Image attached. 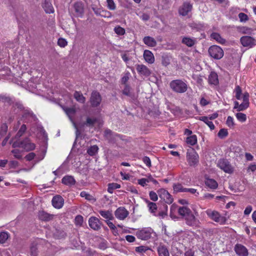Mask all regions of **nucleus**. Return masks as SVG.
<instances>
[{"mask_svg":"<svg viewBox=\"0 0 256 256\" xmlns=\"http://www.w3.org/2000/svg\"><path fill=\"white\" fill-rule=\"evenodd\" d=\"M198 216V214L196 212H195L194 214L192 213V214H190V215L185 220L186 224L193 228H199L200 226V222L198 219L196 217Z\"/></svg>","mask_w":256,"mask_h":256,"instance_id":"9","label":"nucleus"},{"mask_svg":"<svg viewBox=\"0 0 256 256\" xmlns=\"http://www.w3.org/2000/svg\"><path fill=\"white\" fill-rule=\"evenodd\" d=\"M52 202L54 208L60 209L62 207L64 200L61 196L57 195L53 197Z\"/></svg>","mask_w":256,"mask_h":256,"instance_id":"17","label":"nucleus"},{"mask_svg":"<svg viewBox=\"0 0 256 256\" xmlns=\"http://www.w3.org/2000/svg\"><path fill=\"white\" fill-rule=\"evenodd\" d=\"M199 120L206 123L211 130H214L215 126L213 122L210 120V118L205 116L199 117Z\"/></svg>","mask_w":256,"mask_h":256,"instance_id":"33","label":"nucleus"},{"mask_svg":"<svg viewBox=\"0 0 256 256\" xmlns=\"http://www.w3.org/2000/svg\"><path fill=\"white\" fill-rule=\"evenodd\" d=\"M62 182L65 185L71 186L75 184L76 180L72 176H66L62 178Z\"/></svg>","mask_w":256,"mask_h":256,"instance_id":"25","label":"nucleus"},{"mask_svg":"<svg viewBox=\"0 0 256 256\" xmlns=\"http://www.w3.org/2000/svg\"><path fill=\"white\" fill-rule=\"evenodd\" d=\"M234 92L235 96L238 100H242V102L240 104L237 101L234 102V108L236 109L238 111H243L246 110L250 105L249 102V94L246 92L242 94V89L239 86H236L234 88Z\"/></svg>","mask_w":256,"mask_h":256,"instance_id":"2","label":"nucleus"},{"mask_svg":"<svg viewBox=\"0 0 256 256\" xmlns=\"http://www.w3.org/2000/svg\"><path fill=\"white\" fill-rule=\"evenodd\" d=\"M136 234L138 239L146 240L150 239L152 235H155V232L151 228L148 227L138 230Z\"/></svg>","mask_w":256,"mask_h":256,"instance_id":"5","label":"nucleus"},{"mask_svg":"<svg viewBox=\"0 0 256 256\" xmlns=\"http://www.w3.org/2000/svg\"><path fill=\"white\" fill-rule=\"evenodd\" d=\"M138 184L144 187L146 185V183L148 182V181L147 178H142L138 180Z\"/></svg>","mask_w":256,"mask_h":256,"instance_id":"57","label":"nucleus"},{"mask_svg":"<svg viewBox=\"0 0 256 256\" xmlns=\"http://www.w3.org/2000/svg\"><path fill=\"white\" fill-rule=\"evenodd\" d=\"M98 150V146L94 145L89 148L87 150L88 154L91 156H94L97 153Z\"/></svg>","mask_w":256,"mask_h":256,"instance_id":"39","label":"nucleus"},{"mask_svg":"<svg viewBox=\"0 0 256 256\" xmlns=\"http://www.w3.org/2000/svg\"><path fill=\"white\" fill-rule=\"evenodd\" d=\"M158 252L159 256H170L169 252L167 248L164 245H160L158 246Z\"/></svg>","mask_w":256,"mask_h":256,"instance_id":"28","label":"nucleus"},{"mask_svg":"<svg viewBox=\"0 0 256 256\" xmlns=\"http://www.w3.org/2000/svg\"><path fill=\"white\" fill-rule=\"evenodd\" d=\"M186 158L190 166H196L199 162V156L194 149L188 150Z\"/></svg>","mask_w":256,"mask_h":256,"instance_id":"7","label":"nucleus"},{"mask_svg":"<svg viewBox=\"0 0 256 256\" xmlns=\"http://www.w3.org/2000/svg\"><path fill=\"white\" fill-rule=\"evenodd\" d=\"M100 16H104V18H111L112 14L108 10H102L100 13Z\"/></svg>","mask_w":256,"mask_h":256,"instance_id":"59","label":"nucleus"},{"mask_svg":"<svg viewBox=\"0 0 256 256\" xmlns=\"http://www.w3.org/2000/svg\"><path fill=\"white\" fill-rule=\"evenodd\" d=\"M90 226L94 230H98L100 228V222L98 218L96 217H90L88 220Z\"/></svg>","mask_w":256,"mask_h":256,"instance_id":"18","label":"nucleus"},{"mask_svg":"<svg viewBox=\"0 0 256 256\" xmlns=\"http://www.w3.org/2000/svg\"><path fill=\"white\" fill-rule=\"evenodd\" d=\"M76 12L79 16H82L84 12V6L82 2H76L74 4Z\"/></svg>","mask_w":256,"mask_h":256,"instance_id":"31","label":"nucleus"},{"mask_svg":"<svg viewBox=\"0 0 256 256\" xmlns=\"http://www.w3.org/2000/svg\"><path fill=\"white\" fill-rule=\"evenodd\" d=\"M38 218L40 220L43 221H48L53 218L54 216L44 211H41L38 212Z\"/></svg>","mask_w":256,"mask_h":256,"instance_id":"26","label":"nucleus"},{"mask_svg":"<svg viewBox=\"0 0 256 256\" xmlns=\"http://www.w3.org/2000/svg\"><path fill=\"white\" fill-rule=\"evenodd\" d=\"M35 156L34 152H30L26 156L25 158L27 160L30 161L34 158Z\"/></svg>","mask_w":256,"mask_h":256,"instance_id":"62","label":"nucleus"},{"mask_svg":"<svg viewBox=\"0 0 256 256\" xmlns=\"http://www.w3.org/2000/svg\"><path fill=\"white\" fill-rule=\"evenodd\" d=\"M42 7L44 10L48 14H52L54 12V8L52 4L48 0H46L44 1Z\"/></svg>","mask_w":256,"mask_h":256,"instance_id":"30","label":"nucleus"},{"mask_svg":"<svg viewBox=\"0 0 256 256\" xmlns=\"http://www.w3.org/2000/svg\"><path fill=\"white\" fill-rule=\"evenodd\" d=\"M208 216L212 220L220 224H224L226 220V218L221 216L217 211L208 209L206 211Z\"/></svg>","mask_w":256,"mask_h":256,"instance_id":"6","label":"nucleus"},{"mask_svg":"<svg viewBox=\"0 0 256 256\" xmlns=\"http://www.w3.org/2000/svg\"><path fill=\"white\" fill-rule=\"evenodd\" d=\"M234 250L238 256H248V250L246 246L241 244H236L234 246Z\"/></svg>","mask_w":256,"mask_h":256,"instance_id":"13","label":"nucleus"},{"mask_svg":"<svg viewBox=\"0 0 256 256\" xmlns=\"http://www.w3.org/2000/svg\"><path fill=\"white\" fill-rule=\"evenodd\" d=\"M142 41L148 47H154L157 44L156 40L154 38L150 36H144L142 39Z\"/></svg>","mask_w":256,"mask_h":256,"instance_id":"21","label":"nucleus"},{"mask_svg":"<svg viewBox=\"0 0 256 256\" xmlns=\"http://www.w3.org/2000/svg\"><path fill=\"white\" fill-rule=\"evenodd\" d=\"M99 213L102 216L106 219L108 220L113 219V216L111 211L100 210L99 211Z\"/></svg>","mask_w":256,"mask_h":256,"instance_id":"32","label":"nucleus"},{"mask_svg":"<svg viewBox=\"0 0 256 256\" xmlns=\"http://www.w3.org/2000/svg\"><path fill=\"white\" fill-rule=\"evenodd\" d=\"M208 52L210 56L215 60H220L224 55L223 50L220 46L216 45L210 46Z\"/></svg>","mask_w":256,"mask_h":256,"instance_id":"8","label":"nucleus"},{"mask_svg":"<svg viewBox=\"0 0 256 256\" xmlns=\"http://www.w3.org/2000/svg\"><path fill=\"white\" fill-rule=\"evenodd\" d=\"M26 126L25 124H22L20 129L18 131L16 135V136L18 137V138H20V137L24 133V132H26Z\"/></svg>","mask_w":256,"mask_h":256,"instance_id":"50","label":"nucleus"},{"mask_svg":"<svg viewBox=\"0 0 256 256\" xmlns=\"http://www.w3.org/2000/svg\"><path fill=\"white\" fill-rule=\"evenodd\" d=\"M58 44L61 48H64L68 44V42L66 39L60 38L58 40Z\"/></svg>","mask_w":256,"mask_h":256,"instance_id":"51","label":"nucleus"},{"mask_svg":"<svg viewBox=\"0 0 256 256\" xmlns=\"http://www.w3.org/2000/svg\"><path fill=\"white\" fill-rule=\"evenodd\" d=\"M240 42L243 46L252 48L256 44L254 38L250 36H243L240 39Z\"/></svg>","mask_w":256,"mask_h":256,"instance_id":"12","label":"nucleus"},{"mask_svg":"<svg viewBox=\"0 0 256 256\" xmlns=\"http://www.w3.org/2000/svg\"><path fill=\"white\" fill-rule=\"evenodd\" d=\"M144 60L148 64H152L154 62V56L152 52L149 50H145L144 52Z\"/></svg>","mask_w":256,"mask_h":256,"instance_id":"22","label":"nucleus"},{"mask_svg":"<svg viewBox=\"0 0 256 256\" xmlns=\"http://www.w3.org/2000/svg\"><path fill=\"white\" fill-rule=\"evenodd\" d=\"M74 221L76 226H82L83 223V217L82 216L78 215L75 218Z\"/></svg>","mask_w":256,"mask_h":256,"instance_id":"52","label":"nucleus"},{"mask_svg":"<svg viewBox=\"0 0 256 256\" xmlns=\"http://www.w3.org/2000/svg\"><path fill=\"white\" fill-rule=\"evenodd\" d=\"M96 118H91L90 117L87 118L86 124L88 126H92L96 122Z\"/></svg>","mask_w":256,"mask_h":256,"instance_id":"53","label":"nucleus"},{"mask_svg":"<svg viewBox=\"0 0 256 256\" xmlns=\"http://www.w3.org/2000/svg\"><path fill=\"white\" fill-rule=\"evenodd\" d=\"M206 185L211 189H216L218 186V184L214 180L206 178L205 181Z\"/></svg>","mask_w":256,"mask_h":256,"instance_id":"29","label":"nucleus"},{"mask_svg":"<svg viewBox=\"0 0 256 256\" xmlns=\"http://www.w3.org/2000/svg\"><path fill=\"white\" fill-rule=\"evenodd\" d=\"M90 102L92 107H97L102 102V96L97 91H94L91 94Z\"/></svg>","mask_w":256,"mask_h":256,"instance_id":"11","label":"nucleus"},{"mask_svg":"<svg viewBox=\"0 0 256 256\" xmlns=\"http://www.w3.org/2000/svg\"><path fill=\"white\" fill-rule=\"evenodd\" d=\"M186 142L187 144L190 146H194L197 143V136L196 135H192L191 136H188L186 140Z\"/></svg>","mask_w":256,"mask_h":256,"instance_id":"38","label":"nucleus"},{"mask_svg":"<svg viewBox=\"0 0 256 256\" xmlns=\"http://www.w3.org/2000/svg\"><path fill=\"white\" fill-rule=\"evenodd\" d=\"M105 136L108 138L109 140H110V136H118L117 134H114L110 130H106L104 132Z\"/></svg>","mask_w":256,"mask_h":256,"instance_id":"55","label":"nucleus"},{"mask_svg":"<svg viewBox=\"0 0 256 256\" xmlns=\"http://www.w3.org/2000/svg\"><path fill=\"white\" fill-rule=\"evenodd\" d=\"M64 111L68 116L69 118L71 120V122L73 123L74 126H76V124L74 122V118L76 115V110L74 108H66L64 109Z\"/></svg>","mask_w":256,"mask_h":256,"instance_id":"24","label":"nucleus"},{"mask_svg":"<svg viewBox=\"0 0 256 256\" xmlns=\"http://www.w3.org/2000/svg\"><path fill=\"white\" fill-rule=\"evenodd\" d=\"M248 172H254L256 171V164H250L247 170Z\"/></svg>","mask_w":256,"mask_h":256,"instance_id":"61","label":"nucleus"},{"mask_svg":"<svg viewBox=\"0 0 256 256\" xmlns=\"http://www.w3.org/2000/svg\"><path fill=\"white\" fill-rule=\"evenodd\" d=\"M12 153L14 154V156L16 158L20 160L22 158L21 152L18 149H14L12 150Z\"/></svg>","mask_w":256,"mask_h":256,"instance_id":"49","label":"nucleus"},{"mask_svg":"<svg viewBox=\"0 0 256 256\" xmlns=\"http://www.w3.org/2000/svg\"><path fill=\"white\" fill-rule=\"evenodd\" d=\"M136 70L139 74L145 77L148 76L151 73L148 68L144 64H137Z\"/></svg>","mask_w":256,"mask_h":256,"instance_id":"14","label":"nucleus"},{"mask_svg":"<svg viewBox=\"0 0 256 256\" xmlns=\"http://www.w3.org/2000/svg\"><path fill=\"white\" fill-rule=\"evenodd\" d=\"M120 174L122 176V178L123 180H129L130 178V176L128 174L124 173L122 172H120Z\"/></svg>","mask_w":256,"mask_h":256,"instance_id":"64","label":"nucleus"},{"mask_svg":"<svg viewBox=\"0 0 256 256\" xmlns=\"http://www.w3.org/2000/svg\"><path fill=\"white\" fill-rule=\"evenodd\" d=\"M149 196L151 200L156 202L158 200V196L156 193L154 191H150L149 193Z\"/></svg>","mask_w":256,"mask_h":256,"instance_id":"54","label":"nucleus"},{"mask_svg":"<svg viewBox=\"0 0 256 256\" xmlns=\"http://www.w3.org/2000/svg\"><path fill=\"white\" fill-rule=\"evenodd\" d=\"M74 96V98L78 102L82 104H84L85 102L86 98L80 92L77 91L75 92Z\"/></svg>","mask_w":256,"mask_h":256,"instance_id":"36","label":"nucleus"},{"mask_svg":"<svg viewBox=\"0 0 256 256\" xmlns=\"http://www.w3.org/2000/svg\"><path fill=\"white\" fill-rule=\"evenodd\" d=\"M182 42L188 47H192L196 44V39L194 38L184 37L182 40Z\"/></svg>","mask_w":256,"mask_h":256,"instance_id":"27","label":"nucleus"},{"mask_svg":"<svg viewBox=\"0 0 256 256\" xmlns=\"http://www.w3.org/2000/svg\"><path fill=\"white\" fill-rule=\"evenodd\" d=\"M170 86L172 90L177 93H184L188 89L186 84L180 80H172Z\"/></svg>","mask_w":256,"mask_h":256,"instance_id":"3","label":"nucleus"},{"mask_svg":"<svg viewBox=\"0 0 256 256\" xmlns=\"http://www.w3.org/2000/svg\"><path fill=\"white\" fill-rule=\"evenodd\" d=\"M144 201L148 204V208L150 212L155 215L156 211L157 209V206L156 204L150 202L146 199H145Z\"/></svg>","mask_w":256,"mask_h":256,"instance_id":"35","label":"nucleus"},{"mask_svg":"<svg viewBox=\"0 0 256 256\" xmlns=\"http://www.w3.org/2000/svg\"><path fill=\"white\" fill-rule=\"evenodd\" d=\"M210 38L215 40L217 42L221 44L226 45V40L218 32L212 33L210 34Z\"/></svg>","mask_w":256,"mask_h":256,"instance_id":"23","label":"nucleus"},{"mask_svg":"<svg viewBox=\"0 0 256 256\" xmlns=\"http://www.w3.org/2000/svg\"><path fill=\"white\" fill-rule=\"evenodd\" d=\"M128 215V212L124 207L118 208L115 212L116 218L120 220H124Z\"/></svg>","mask_w":256,"mask_h":256,"instance_id":"15","label":"nucleus"},{"mask_svg":"<svg viewBox=\"0 0 256 256\" xmlns=\"http://www.w3.org/2000/svg\"><path fill=\"white\" fill-rule=\"evenodd\" d=\"M114 30L115 33L118 36H123L126 32L124 28L119 26H115Z\"/></svg>","mask_w":256,"mask_h":256,"instance_id":"41","label":"nucleus"},{"mask_svg":"<svg viewBox=\"0 0 256 256\" xmlns=\"http://www.w3.org/2000/svg\"><path fill=\"white\" fill-rule=\"evenodd\" d=\"M252 206H248L246 207L244 210V214L246 216L249 215L250 213L252 212Z\"/></svg>","mask_w":256,"mask_h":256,"instance_id":"63","label":"nucleus"},{"mask_svg":"<svg viewBox=\"0 0 256 256\" xmlns=\"http://www.w3.org/2000/svg\"><path fill=\"white\" fill-rule=\"evenodd\" d=\"M217 166L226 173L232 174L234 172L229 162L226 159H220L217 163Z\"/></svg>","mask_w":256,"mask_h":256,"instance_id":"10","label":"nucleus"},{"mask_svg":"<svg viewBox=\"0 0 256 256\" xmlns=\"http://www.w3.org/2000/svg\"><path fill=\"white\" fill-rule=\"evenodd\" d=\"M186 188L180 184H176L174 186V190L176 192H184Z\"/></svg>","mask_w":256,"mask_h":256,"instance_id":"47","label":"nucleus"},{"mask_svg":"<svg viewBox=\"0 0 256 256\" xmlns=\"http://www.w3.org/2000/svg\"><path fill=\"white\" fill-rule=\"evenodd\" d=\"M80 196L82 198H84L86 200L89 201L94 200L95 201L96 199L94 198L93 196L90 194L84 191H82L80 192Z\"/></svg>","mask_w":256,"mask_h":256,"instance_id":"40","label":"nucleus"},{"mask_svg":"<svg viewBox=\"0 0 256 256\" xmlns=\"http://www.w3.org/2000/svg\"><path fill=\"white\" fill-rule=\"evenodd\" d=\"M147 250L146 247L144 246H139L136 248V251L140 253L145 252Z\"/></svg>","mask_w":256,"mask_h":256,"instance_id":"58","label":"nucleus"},{"mask_svg":"<svg viewBox=\"0 0 256 256\" xmlns=\"http://www.w3.org/2000/svg\"><path fill=\"white\" fill-rule=\"evenodd\" d=\"M143 162L148 167L151 166V162L150 158L148 156H144L142 158Z\"/></svg>","mask_w":256,"mask_h":256,"instance_id":"60","label":"nucleus"},{"mask_svg":"<svg viewBox=\"0 0 256 256\" xmlns=\"http://www.w3.org/2000/svg\"><path fill=\"white\" fill-rule=\"evenodd\" d=\"M176 212L177 210L176 206L172 205L170 210V216L172 219L178 218V216L176 215Z\"/></svg>","mask_w":256,"mask_h":256,"instance_id":"45","label":"nucleus"},{"mask_svg":"<svg viewBox=\"0 0 256 256\" xmlns=\"http://www.w3.org/2000/svg\"><path fill=\"white\" fill-rule=\"evenodd\" d=\"M8 234L7 232H2L0 234V243L4 244L8 240Z\"/></svg>","mask_w":256,"mask_h":256,"instance_id":"44","label":"nucleus"},{"mask_svg":"<svg viewBox=\"0 0 256 256\" xmlns=\"http://www.w3.org/2000/svg\"><path fill=\"white\" fill-rule=\"evenodd\" d=\"M121 187L120 185L117 183H110L108 184V192L110 194H112L114 190L120 188Z\"/></svg>","mask_w":256,"mask_h":256,"instance_id":"37","label":"nucleus"},{"mask_svg":"<svg viewBox=\"0 0 256 256\" xmlns=\"http://www.w3.org/2000/svg\"><path fill=\"white\" fill-rule=\"evenodd\" d=\"M0 100L4 104L12 105L11 114H21L23 118L32 117V112L28 108H24L20 102L15 101L13 98L6 95L0 96Z\"/></svg>","mask_w":256,"mask_h":256,"instance_id":"1","label":"nucleus"},{"mask_svg":"<svg viewBox=\"0 0 256 256\" xmlns=\"http://www.w3.org/2000/svg\"><path fill=\"white\" fill-rule=\"evenodd\" d=\"M218 136L220 138H224L228 135V132L227 130L222 128L218 132Z\"/></svg>","mask_w":256,"mask_h":256,"instance_id":"48","label":"nucleus"},{"mask_svg":"<svg viewBox=\"0 0 256 256\" xmlns=\"http://www.w3.org/2000/svg\"><path fill=\"white\" fill-rule=\"evenodd\" d=\"M236 116L238 120L240 122H243L246 120V116L244 114L238 112L236 114Z\"/></svg>","mask_w":256,"mask_h":256,"instance_id":"43","label":"nucleus"},{"mask_svg":"<svg viewBox=\"0 0 256 256\" xmlns=\"http://www.w3.org/2000/svg\"><path fill=\"white\" fill-rule=\"evenodd\" d=\"M178 212L180 216L184 220L187 218L190 214L192 212V210L186 206H180L178 209Z\"/></svg>","mask_w":256,"mask_h":256,"instance_id":"19","label":"nucleus"},{"mask_svg":"<svg viewBox=\"0 0 256 256\" xmlns=\"http://www.w3.org/2000/svg\"><path fill=\"white\" fill-rule=\"evenodd\" d=\"M208 81L210 84L216 85L218 84V76L214 72H212L208 76Z\"/></svg>","mask_w":256,"mask_h":256,"instance_id":"34","label":"nucleus"},{"mask_svg":"<svg viewBox=\"0 0 256 256\" xmlns=\"http://www.w3.org/2000/svg\"><path fill=\"white\" fill-rule=\"evenodd\" d=\"M12 146L14 148L18 147L22 148L27 152L32 150L36 148L35 144L32 142L28 138H26L20 142H15L12 144Z\"/></svg>","mask_w":256,"mask_h":256,"instance_id":"4","label":"nucleus"},{"mask_svg":"<svg viewBox=\"0 0 256 256\" xmlns=\"http://www.w3.org/2000/svg\"><path fill=\"white\" fill-rule=\"evenodd\" d=\"M160 197L166 201L168 203H171L172 202V198L168 192L164 188H161L158 190Z\"/></svg>","mask_w":256,"mask_h":256,"instance_id":"16","label":"nucleus"},{"mask_svg":"<svg viewBox=\"0 0 256 256\" xmlns=\"http://www.w3.org/2000/svg\"><path fill=\"white\" fill-rule=\"evenodd\" d=\"M192 5L190 3L185 2L179 9V13L180 15L185 16L188 14V12L191 11Z\"/></svg>","mask_w":256,"mask_h":256,"instance_id":"20","label":"nucleus"},{"mask_svg":"<svg viewBox=\"0 0 256 256\" xmlns=\"http://www.w3.org/2000/svg\"><path fill=\"white\" fill-rule=\"evenodd\" d=\"M238 18L242 22H245L248 20V16L242 12H240L238 14Z\"/></svg>","mask_w":256,"mask_h":256,"instance_id":"56","label":"nucleus"},{"mask_svg":"<svg viewBox=\"0 0 256 256\" xmlns=\"http://www.w3.org/2000/svg\"><path fill=\"white\" fill-rule=\"evenodd\" d=\"M107 7L110 10H115L116 5L113 0H106Z\"/></svg>","mask_w":256,"mask_h":256,"instance_id":"46","label":"nucleus"},{"mask_svg":"<svg viewBox=\"0 0 256 256\" xmlns=\"http://www.w3.org/2000/svg\"><path fill=\"white\" fill-rule=\"evenodd\" d=\"M226 124L228 127H229L230 128H234L235 124L234 118L232 116H228L226 120Z\"/></svg>","mask_w":256,"mask_h":256,"instance_id":"42","label":"nucleus"}]
</instances>
